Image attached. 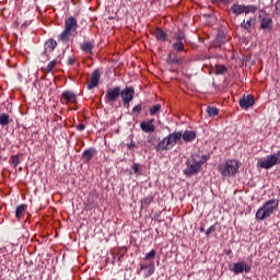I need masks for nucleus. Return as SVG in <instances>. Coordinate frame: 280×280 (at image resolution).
Returning <instances> with one entry per match:
<instances>
[{"mask_svg": "<svg viewBox=\"0 0 280 280\" xmlns=\"http://www.w3.org/2000/svg\"><path fill=\"white\" fill-rule=\"evenodd\" d=\"M78 20L74 16H69L65 20V28L61 34L58 35V39L61 43H69L71 36H75L78 32Z\"/></svg>", "mask_w": 280, "mask_h": 280, "instance_id": "nucleus-1", "label": "nucleus"}, {"mask_svg": "<svg viewBox=\"0 0 280 280\" xmlns=\"http://www.w3.org/2000/svg\"><path fill=\"white\" fill-rule=\"evenodd\" d=\"M209 161V156L207 155H192V161L187 160L186 166L187 168L184 171L186 176H194V174H198L200 172L202 165Z\"/></svg>", "mask_w": 280, "mask_h": 280, "instance_id": "nucleus-2", "label": "nucleus"}, {"mask_svg": "<svg viewBox=\"0 0 280 280\" xmlns=\"http://www.w3.org/2000/svg\"><path fill=\"white\" fill-rule=\"evenodd\" d=\"M183 139V131H175L164 137L155 147L156 152H163L165 150H172L178 141Z\"/></svg>", "mask_w": 280, "mask_h": 280, "instance_id": "nucleus-3", "label": "nucleus"}, {"mask_svg": "<svg viewBox=\"0 0 280 280\" xmlns=\"http://www.w3.org/2000/svg\"><path fill=\"white\" fill-rule=\"evenodd\" d=\"M278 208L279 200L270 199L256 212V219L266 220L267 218H270V215L275 213V211H277Z\"/></svg>", "mask_w": 280, "mask_h": 280, "instance_id": "nucleus-4", "label": "nucleus"}, {"mask_svg": "<svg viewBox=\"0 0 280 280\" xmlns=\"http://www.w3.org/2000/svg\"><path fill=\"white\" fill-rule=\"evenodd\" d=\"M237 170H240V162L236 160H228L223 166H219L220 174L225 177L235 176Z\"/></svg>", "mask_w": 280, "mask_h": 280, "instance_id": "nucleus-5", "label": "nucleus"}, {"mask_svg": "<svg viewBox=\"0 0 280 280\" xmlns=\"http://www.w3.org/2000/svg\"><path fill=\"white\" fill-rule=\"evenodd\" d=\"M275 165H280V151L260 160V167H262V170H270V167H275Z\"/></svg>", "mask_w": 280, "mask_h": 280, "instance_id": "nucleus-6", "label": "nucleus"}, {"mask_svg": "<svg viewBox=\"0 0 280 280\" xmlns=\"http://www.w3.org/2000/svg\"><path fill=\"white\" fill-rule=\"evenodd\" d=\"M121 94V88L115 86L106 91L105 101L106 104H115L117 100H119V95Z\"/></svg>", "mask_w": 280, "mask_h": 280, "instance_id": "nucleus-7", "label": "nucleus"}, {"mask_svg": "<svg viewBox=\"0 0 280 280\" xmlns=\"http://www.w3.org/2000/svg\"><path fill=\"white\" fill-rule=\"evenodd\" d=\"M100 78H102V73L100 72V69H95L88 80V91H93V89L100 85Z\"/></svg>", "mask_w": 280, "mask_h": 280, "instance_id": "nucleus-8", "label": "nucleus"}, {"mask_svg": "<svg viewBox=\"0 0 280 280\" xmlns=\"http://www.w3.org/2000/svg\"><path fill=\"white\" fill-rule=\"evenodd\" d=\"M155 270L156 267L154 266V261H151L149 265L140 264V269L137 270V275H141L143 272L144 279H148L154 275Z\"/></svg>", "mask_w": 280, "mask_h": 280, "instance_id": "nucleus-9", "label": "nucleus"}, {"mask_svg": "<svg viewBox=\"0 0 280 280\" xmlns=\"http://www.w3.org/2000/svg\"><path fill=\"white\" fill-rule=\"evenodd\" d=\"M185 34L183 32L175 34V43H173V49L180 54V51H185Z\"/></svg>", "mask_w": 280, "mask_h": 280, "instance_id": "nucleus-10", "label": "nucleus"}, {"mask_svg": "<svg viewBox=\"0 0 280 280\" xmlns=\"http://www.w3.org/2000/svg\"><path fill=\"white\" fill-rule=\"evenodd\" d=\"M78 102V95L71 91H63L61 94L62 104H75Z\"/></svg>", "mask_w": 280, "mask_h": 280, "instance_id": "nucleus-11", "label": "nucleus"}, {"mask_svg": "<svg viewBox=\"0 0 280 280\" xmlns=\"http://www.w3.org/2000/svg\"><path fill=\"white\" fill-rule=\"evenodd\" d=\"M56 47H58V43L54 39V38H49L48 40H46L45 45H44V56H47V59L49 60V54H51Z\"/></svg>", "mask_w": 280, "mask_h": 280, "instance_id": "nucleus-12", "label": "nucleus"}, {"mask_svg": "<svg viewBox=\"0 0 280 280\" xmlns=\"http://www.w3.org/2000/svg\"><path fill=\"white\" fill-rule=\"evenodd\" d=\"M120 97L122 102L135 100V88L126 86L125 89L120 90Z\"/></svg>", "mask_w": 280, "mask_h": 280, "instance_id": "nucleus-13", "label": "nucleus"}, {"mask_svg": "<svg viewBox=\"0 0 280 280\" xmlns=\"http://www.w3.org/2000/svg\"><path fill=\"white\" fill-rule=\"evenodd\" d=\"M80 49L83 54L93 56V49H95V40H86L80 44Z\"/></svg>", "mask_w": 280, "mask_h": 280, "instance_id": "nucleus-14", "label": "nucleus"}, {"mask_svg": "<svg viewBox=\"0 0 280 280\" xmlns=\"http://www.w3.org/2000/svg\"><path fill=\"white\" fill-rule=\"evenodd\" d=\"M142 132H154V118L149 119L148 121H142L140 124Z\"/></svg>", "mask_w": 280, "mask_h": 280, "instance_id": "nucleus-15", "label": "nucleus"}, {"mask_svg": "<svg viewBox=\"0 0 280 280\" xmlns=\"http://www.w3.org/2000/svg\"><path fill=\"white\" fill-rule=\"evenodd\" d=\"M26 211H27V205L22 203V205L16 206L15 218H16L18 222H21V220H23V218H25Z\"/></svg>", "mask_w": 280, "mask_h": 280, "instance_id": "nucleus-16", "label": "nucleus"}, {"mask_svg": "<svg viewBox=\"0 0 280 280\" xmlns=\"http://www.w3.org/2000/svg\"><path fill=\"white\" fill-rule=\"evenodd\" d=\"M196 137H197L196 131L186 130V131H184V133L182 132V139L186 143H191V141H194L196 139Z\"/></svg>", "mask_w": 280, "mask_h": 280, "instance_id": "nucleus-17", "label": "nucleus"}, {"mask_svg": "<svg viewBox=\"0 0 280 280\" xmlns=\"http://www.w3.org/2000/svg\"><path fill=\"white\" fill-rule=\"evenodd\" d=\"M93 156H95V149H93V148L84 150L82 153V159H83L84 163H90L91 160L93 159Z\"/></svg>", "mask_w": 280, "mask_h": 280, "instance_id": "nucleus-18", "label": "nucleus"}, {"mask_svg": "<svg viewBox=\"0 0 280 280\" xmlns=\"http://www.w3.org/2000/svg\"><path fill=\"white\" fill-rule=\"evenodd\" d=\"M231 12H233V14H236V15L244 14V12H246V5L233 4L231 7Z\"/></svg>", "mask_w": 280, "mask_h": 280, "instance_id": "nucleus-19", "label": "nucleus"}, {"mask_svg": "<svg viewBox=\"0 0 280 280\" xmlns=\"http://www.w3.org/2000/svg\"><path fill=\"white\" fill-rule=\"evenodd\" d=\"M153 36H155L156 40H167V33H165L161 27L155 30Z\"/></svg>", "mask_w": 280, "mask_h": 280, "instance_id": "nucleus-20", "label": "nucleus"}, {"mask_svg": "<svg viewBox=\"0 0 280 280\" xmlns=\"http://www.w3.org/2000/svg\"><path fill=\"white\" fill-rule=\"evenodd\" d=\"M260 27L261 30H272V18H262Z\"/></svg>", "mask_w": 280, "mask_h": 280, "instance_id": "nucleus-21", "label": "nucleus"}, {"mask_svg": "<svg viewBox=\"0 0 280 280\" xmlns=\"http://www.w3.org/2000/svg\"><path fill=\"white\" fill-rule=\"evenodd\" d=\"M154 200V197L148 196L141 199V209H145L147 207H150Z\"/></svg>", "mask_w": 280, "mask_h": 280, "instance_id": "nucleus-22", "label": "nucleus"}, {"mask_svg": "<svg viewBox=\"0 0 280 280\" xmlns=\"http://www.w3.org/2000/svg\"><path fill=\"white\" fill-rule=\"evenodd\" d=\"M10 124V115L2 113L0 114V126L5 127Z\"/></svg>", "mask_w": 280, "mask_h": 280, "instance_id": "nucleus-23", "label": "nucleus"}, {"mask_svg": "<svg viewBox=\"0 0 280 280\" xmlns=\"http://www.w3.org/2000/svg\"><path fill=\"white\" fill-rule=\"evenodd\" d=\"M206 112L208 113L209 117H218L220 114V109L218 107L208 106Z\"/></svg>", "mask_w": 280, "mask_h": 280, "instance_id": "nucleus-24", "label": "nucleus"}, {"mask_svg": "<svg viewBox=\"0 0 280 280\" xmlns=\"http://www.w3.org/2000/svg\"><path fill=\"white\" fill-rule=\"evenodd\" d=\"M183 60L176 56L168 55L167 57V65H180Z\"/></svg>", "mask_w": 280, "mask_h": 280, "instance_id": "nucleus-25", "label": "nucleus"}, {"mask_svg": "<svg viewBox=\"0 0 280 280\" xmlns=\"http://www.w3.org/2000/svg\"><path fill=\"white\" fill-rule=\"evenodd\" d=\"M252 106H255V96L253 94H248L246 96V108H250Z\"/></svg>", "mask_w": 280, "mask_h": 280, "instance_id": "nucleus-26", "label": "nucleus"}, {"mask_svg": "<svg viewBox=\"0 0 280 280\" xmlns=\"http://www.w3.org/2000/svg\"><path fill=\"white\" fill-rule=\"evenodd\" d=\"M161 108H163V106L161 104H156L149 109V113L151 116H154L158 113H161Z\"/></svg>", "mask_w": 280, "mask_h": 280, "instance_id": "nucleus-27", "label": "nucleus"}, {"mask_svg": "<svg viewBox=\"0 0 280 280\" xmlns=\"http://www.w3.org/2000/svg\"><path fill=\"white\" fill-rule=\"evenodd\" d=\"M21 163V160L19 158V154L13 155L11 158V167H14V170H16V167H19V164Z\"/></svg>", "mask_w": 280, "mask_h": 280, "instance_id": "nucleus-28", "label": "nucleus"}, {"mask_svg": "<svg viewBox=\"0 0 280 280\" xmlns=\"http://www.w3.org/2000/svg\"><path fill=\"white\" fill-rule=\"evenodd\" d=\"M224 40H226V35L224 34L223 31H219L217 34V43L222 45V43H224Z\"/></svg>", "mask_w": 280, "mask_h": 280, "instance_id": "nucleus-29", "label": "nucleus"}, {"mask_svg": "<svg viewBox=\"0 0 280 280\" xmlns=\"http://www.w3.org/2000/svg\"><path fill=\"white\" fill-rule=\"evenodd\" d=\"M228 68L226 66H215V74L217 75H224L226 73Z\"/></svg>", "mask_w": 280, "mask_h": 280, "instance_id": "nucleus-30", "label": "nucleus"}, {"mask_svg": "<svg viewBox=\"0 0 280 280\" xmlns=\"http://www.w3.org/2000/svg\"><path fill=\"white\" fill-rule=\"evenodd\" d=\"M233 271L235 275H240V272H244V265L242 262L234 264Z\"/></svg>", "mask_w": 280, "mask_h": 280, "instance_id": "nucleus-31", "label": "nucleus"}, {"mask_svg": "<svg viewBox=\"0 0 280 280\" xmlns=\"http://www.w3.org/2000/svg\"><path fill=\"white\" fill-rule=\"evenodd\" d=\"M156 257V250L151 249L145 256H144V261H150V259H154Z\"/></svg>", "mask_w": 280, "mask_h": 280, "instance_id": "nucleus-32", "label": "nucleus"}, {"mask_svg": "<svg viewBox=\"0 0 280 280\" xmlns=\"http://www.w3.org/2000/svg\"><path fill=\"white\" fill-rule=\"evenodd\" d=\"M255 14L257 12V5H247L246 7V14Z\"/></svg>", "mask_w": 280, "mask_h": 280, "instance_id": "nucleus-33", "label": "nucleus"}, {"mask_svg": "<svg viewBox=\"0 0 280 280\" xmlns=\"http://www.w3.org/2000/svg\"><path fill=\"white\" fill-rule=\"evenodd\" d=\"M54 67H56V60H52L47 65L46 72L51 73V71H54Z\"/></svg>", "mask_w": 280, "mask_h": 280, "instance_id": "nucleus-34", "label": "nucleus"}, {"mask_svg": "<svg viewBox=\"0 0 280 280\" xmlns=\"http://www.w3.org/2000/svg\"><path fill=\"white\" fill-rule=\"evenodd\" d=\"M142 110V106H141V103L136 105L133 108H132V114L133 115H139Z\"/></svg>", "mask_w": 280, "mask_h": 280, "instance_id": "nucleus-35", "label": "nucleus"}, {"mask_svg": "<svg viewBox=\"0 0 280 280\" xmlns=\"http://www.w3.org/2000/svg\"><path fill=\"white\" fill-rule=\"evenodd\" d=\"M240 106L241 108H246V94L243 95V97L240 100Z\"/></svg>", "mask_w": 280, "mask_h": 280, "instance_id": "nucleus-36", "label": "nucleus"}, {"mask_svg": "<svg viewBox=\"0 0 280 280\" xmlns=\"http://www.w3.org/2000/svg\"><path fill=\"white\" fill-rule=\"evenodd\" d=\"M211 233H215V225H211V226L206 231L207 237H209V235H211Z\"/></svg>", "mask_w": 280, "mask_h": 280, "instance_id": "nucleus-37", "label": "nucleus"}, {"mask_svg": "<svg viewBox=\"0 0 280 280\" xmlns=\"http://www.w3.org/2000/svg\"><path fill=\"white\" fill-rule=\"evenodd\" d=\"M77 130L79 131V132H82V131H84V129L86 128V126H84V124H79L77 127Z\"/></svg>", "mask_w": 280, "mask_h": 280, "instance_id": "nucleus-38", "label": "nucleus"}, {"mask_svg": "<svg viewBox=\"0 0 280 280\" xmlns=\"http://www.w3.org/2000/svg\"><path fill=\"white\" fill-rule=\"evenodd\" d=\"M131 170L133 171V174H139V164H133Z\"/></svg>", "mask_w": 280, "mask_h": 280, "instance_id": "nucleus-39", "label": "nucleus"}, {"mask_svg": "<svg viewBox=\"0 0 280 280\" xmlns=\"http://www.w3.org/2000/svg\"><path fill=\"white\" fill-rule=\"evenodd\" d=\"M213 3H223V5H228L229 0H212Z\"/></svg>", "mask_w": 280, "mask_h": 280, "instance_id": "nucleus-40", "label": "nucleus"}, {"mask_svg": "<svg viewBox=\"0 0 280 280\" xmlns=\"http://www.w3.org/2000/svg\"><path fill=\"white\" fill-rule=\"evenodd\" d=\"M67 65L69 66V67H71L72 65H75V59H73V58H68V60H67Z\"/></svg>", "mask_w": 280, "mask_h": 280, "instance_id": "nucleus-41", "label": "nucleus"}, {"mask_svg": "<svg viewBox=\"0 0 280 280\" xmlns=\"http://www.w3.org/2000/svg\"><path fill=\"white\" fill-rule=\"evenodd\" d=\"M132 101H122V105H124V107L125 108H130V103H131Z\"/></svg>", "mask_w": 280, "mask_h": 280, "instance_id": "nucleus-42", "label": "nucleus"}, {"mask_svg": "<svg viewBox=\"0 0 280 280\" xmlns=\"http://www.w3.org/2000/svg\"><path fill=\"white\" fill-rule=\"evenodd\" d=\"M255 23H256V20H255V18L253 19V18H250L249 20H247V25H255Z\"/></svg>", "mask_w": 280, "mask_h": 280, "instance_id": "nucleus-43", "label": "nucleus"}, {"mask_svg": "<svg viewBox=\"0 0 280 280\" xmlns=\"http://www.w3.org/2000/svg\"><path fill=\"white\" fill-rule=\"evenodd\" d=\"M276 11H277V14L280 15V0H278L276 3Z\"/></svg>", "mask_w": 280, "mask_h": 280, "instance_id": "nucleus-44", "label": "nucleus"}, {"mask_svg": "<svg viewBox=\"0 0 280 280\" xmlns=\"http://www.w3.org/2000/svg\"><path fill=\"white\" fill-rule=\"evenodd\" d=\"M135 145H137V143L131 142V143H128V144H127V148H128L129 150H132V148H135Z\"/></svg>", "mask_w": 280, "mask_h": 280, "instance_id": "nucleus-45", "label": "nucleus"}, {"mask_svg": "<svg viewBox=\"0 0 280 280\" xmlns=\"http://www.w3.org/2000/svg\"><path fill=\"white\" fill-rule=\"evenodd\" d=\"M241 27H242L243 30H246V21H243V22L241 23Z\"/></svg>", "mask_w": 280, "mask_h": 280, "instance_id": "nucleus-46", "label": "nucleus"}, {"mask_svg": "<svg viewBox=\"0 0 280 280\" xmlns=\"http://www.w3.org/2000/svg\"><path fill=\"white\" fill-rule=\"evenodd\" d=\"M199 231H200V233H205V226H201V228L199 229Z\"/></svg>", "mask_w": 280, "mask_h": 280, "instance_id": "nucleus-47", "label": "nucleus"}, {"mask_svg": "<svg viewBox=\"0 0 280 280\" xmlns=\"http://www.w3.org/2000/svg\"><path fill=\"white\" fill-rule=\"evenodd\" d=\"M250 270V267H246V272H248Z\"/></svg>", "mask_w": 280, "mask_h": 280, "instance_id": "nucleus-48", "label": "nucleus"}]
</instances>
